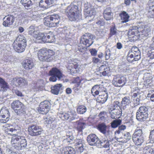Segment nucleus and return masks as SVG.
I'll return each mask as SVG.
<instances>
[{
	"label": "nucleus",
	"instance_id": "obj_1",
	"mask_svg": "<svg viewBox=\"0 0 154 154\" xmlns=\"http://www.w3.org/2000/svg\"><path fill=\"white\" fill-rule=\"evenodd\" d=\"M16 129L13 128H5V133L11 135H12V132L16 131ZM12 146L14 149L18 150H20L24 149L27 146V140L24 136L13 135L11 140Z\"/></svg>",
	"mask_w": 154,
	"mask_h": 154
},
{
	"label": "nucleus",
	"instance_id": "obj_2",
	"mask_svg": "<svg viewBox=\"0 0 154 154\" xmlns=\"http://www.w3.org/2000/svg\"><path fill=\"white\" fill-rule=\"evenodd\" d=\"M150 30L149 27L143 23L138 27H135V29H133L129 31L128 33V37L131 41H135L138 39L139 37L143 38L146 36Z\"/></svg>",
	"mask_w": 154,
	"mask_h": 154
},
{
	"label": "nucleus",
	"instance_id": "obj_3",
	"mask_svg": "<svg viewBox=\"0 0 154 154\" xmlns=\"http://www.w3.org/2000/svg\"><path fill=\"white\" fill-rule=\"evenodd\" d=\"M66 15L71 21H78L82 18V11L78 6L71 3L65 11Z\"/></svg>",
	"mask_w": 154,
	"mask_h": 154
},
{
	"label": "nucleus",
	"instance_id": "obj_4",
	"mask_svg": "<svg viewBox=\"0 0 154 154\" xmlns=\"http://www.w3.org/2000/svg\"><path fill=\"white\" fill-rule=\"evenodd\" d=\"M80 42L81 45L78 46L79 51L82 52H85L87 48L91 46L94 42L92 35L89 33L85 34L81 36Z\"/></svg>",
	"mask_w": 154,
	"mask_h": 154
},
{
	"label": "nucleus",
	"instance_id": "obj_5",
	"mask_svg": "<svg viewBox=\"0 0 154 154\" xmlns=\"http://www.w3.org/2000/svg\"><path fill=\"white\" fill-rule=\"evenodd\" d=\"M26 46V40L23 35H18L13 44L14 50L18 53L24 52Z\"/></svg>",
	"mask_w": 154,
	"mask_h": 154
},
{
	"label": "nucleus",
	"instance_id": "obj_6",
	"mask_svg": "<svg viewBox=\"0 0 154 154\" xmlns=\"http://www.w3.org/2000/svg\"><path fill=\"white\" fill-rule=\"evenodd\" d=\"M60 21V17L57 14H53L48 15L43 19L44 25L49 27H56L58 26Z\"/></svg>",
	"mask_w": 154,
	"mask_h": 154
},
{
	"label": "nucleus",
	"instance_id": "obj_7",
	"mask_svg": "<svg viewBox=\"0 0 154 154\" xmlns=\"http://www.w3.org/2000/svg\"><path fill=\"white\" fill-rule=\"evenodd\" d=\"M66 67L68 71L72 74L79 73L82 69V64L75 59L69 63Z\"/></svg>",
	"mask_w": 154,
	"mask_h": 154
},
{
	"label": "nucleus",
	"instance_id": "obj_8",
	"mask_svg": "<svg viewBox=\"0 0 154 154\" xmlns=\"http://www.w3.org/2000/svg\"><path fill=\"white\" fill-rule=\"evenodd\" d=\"M11 107L17 115H24L26 113V106L19 100H15L12 102Z\"/></svg>",
	"mask_w": 154,
	"mask_h": 154
},
{
	"label": "nucleus",
	"instance_id": "obj_9",
	"mask_svg": "<svg viewBox=\"0 0 154 154\" xmlns=\"http://www.w3.org/2000/svg\"><path fill=\"white\" fill-rule=\"evenodd\" d=\"M51 104L48 100L42 101L39 104L37 109L38 112L42 115H46L51 109Z\"/></svg>",
	"mask_w": 154,
	"mask_h": 154
},
{
	"label": "nucleus",
	"instance_id": "obj_10",
	"mask_svg": "<svg viewBox=\"0 0 154 154\" xmlns=\"http://www.w3.org/2000/svg\"><path fill=\"white\" fill-rule=\"evenodd\" d=\"M49 75H51L49 78L50 81L54 82L57 81V78L60 79L63 77L62 70L57 67H53L49 72Z\"/></svg>",
	"mask_w": 154,
	"mask_h": 154
},
{
	"label": "nucleus",
	"instance_id": "obj_11",
	"mask_svg": "<svg viewBox=\"0 0 154 154\" xmlns=\"http://www.w3.org/2000/svg\"><path fill=\"white\" fill-rule=\"evenodd\" d=\"M43 129L41 126L32 125L28 127L29 134L32 137H36L42 134Z\"/></svg>",
	"mask_w": 154,
	"mask_h": 154
},
{
	"label": "nucleus",
	"instance_id": "obj_12",
	"mask_svg": "<svg viewBox=\"0 0 154 154\" xmlns=\"http://www.w3.org/2000/svg\"><path fill=\"white\" fill-rule=\"evenodd\" d=\"M127 81V79L125 76L117 75L114 77L112 84L116 87H121L125 85Z\"/></svg>",
	"mask_w": 154,
	"mask_h": 154
},
{
	"label": "nucleus",
	"instance_id": "obj_13",
	"mask_svg": "<svg viewBox=\"0 0 154 154\" xmlns=\"http://www.w3.org/2000/svg\"><path fill=\"white\" fill-rule=\"evenodd\" d=\"M10 112L8 109L5 107L2 108L0 110V122L5 123L10 119Z\"/></svg>",
	"mask_w": 154,
	"mask_h": 154
},
{
	"label": "nucleus",
	"instance_id": "obj_14",
	"mask_svg": "<svg viewBox=\"0 0 154 154\" xmlns=\"http://www.w3.org/2000/svg\"><path fill=\"white\" fill-rule=\"evenodd\" d=\"M3 20V26H11L15 21V17L13 15H9L5 17Z\"/></svg>",
	"mask_w": 154,
	"mask_h": 154
},
{
	"label": "nucleus",
	"instance_id": "obj_15",
	"mask_svg": "<svg viewBox=\"0 0 154 154\" xmlns=\"http://www.w3.org/2000/svg\"><path fill=\"white\" fill-rule=\"evenodd\" d=\"M22 65L26 70H29L34 67L35 64L33 60L30 59H26L23 60Z\"/></svg>",
	"mask_w": 154,
	"mask_h": 154
},
{
	"label": "nucleus",
	"instance_id": "obj_16",
	"mask_svg": "<svg viewBox=\"0 0 154 154\" xmlns=\"http://www.w3.org/2000/svg\"><path fill=\"white\" fill-rule=\"evenodd\" d=\"M108 94L105 90L103 91L102 90L100 93L97 98V102L100 104H103L107 100L108 97Z\"/></svg>",
	"mask_w": 154,
	"mask_h": 154
},
{
	"label": "nucleus",
	"instance_id": "obj_17",
	"mask_svg": "<svg viewBox=\"0 0 154 154\" xmlns=\"http://www.w3.org/2000/svg\"><path fill=\"white\" fill-rule=\"evenodd\" d=\"M103 17L105 20L108 21L113 19V14L110 7L106 8L103 11Z\"/></svg>",
	"mask_w": 154,
	"mask_h": 154
},
{
	"label": "nucleus",
	"instance_id": "obj_18",
	"mask_svg": "<svg viewBox=\"0 0 154 154\" xmlns=\"http://www.w3.org/2000/svg\"><path fill=\"white\" fill-rule=\"evenodd\" d=\"M58 115L59 118L63 120H68L71 121L74 119L73 115L71 112H68L65 113H59Z\"/></svg>",
	"mask_w": 154,
	"mask_h": 154
},
{
	"label": "nucleus",
	"instance_id": "obj_19",
	"mask_svg": "<svg viewBox=\"0 0 154 154\" xmlns=\"http://www.w3.org/2000/svg\"><path fill=\"white\" fill-rule=\"evenodd\" d=\"M99 71L100 75L108 76L110 72V67L106 65H102L99 68Z\"/></svg>",
	"mask_w": 154,
	"mask_h": 154
},
{
	"label": "nucleus",
	"instance_id": "obj_20",
	"mask_svg": "<svg viewBox=\"0 0 154 154\" xmlns=\"http://www.w3.org/2000/svg\"><path fill=\"white\" fill-rule=\"evenodd\" d=\"M45 52L46 62L51 61L55 55V51L52 49L45 48Z\"/></svg>",
	"mask_w": 154,
	"mask_h": 154
},
{
	"label": "nucleus",
	"instance_id": "obj_21",
	"mask_svg": "<svg viewBox=\"0 0 154 154\" xmlns=\"http://www.w3.org/2000/svg\"><path fill=\"white\" fill-rule=\"evenodd\" d=\"M102 88L104 89V87L100 86V85H96L94 86L91 89V93L92 95L95 97L96 96L99 95L101 92Z\"/></svg>",
	"mask_w": 154,
	"mask_h": 154
},
{
	"label": "nucleus",
	"instance_id": "obj_22",
	"mask_svg": "<svg viewBox=\"0 0 154 154\" xmlns=\"http://www.w3.org/2000/svg\"><path fill=\"white\" fill-rule=\"evenodd\" d=\"M45 33H38L37 32L35 38H33L34 41L37 43H45Z\"/></svg>",
	"mask_w": 154,
	"mask_h": 154
},
{
	"label": "nucleus",
	"instance_id": "obj_23",
	"mask_svg": "<svg viewBox=\"0 0 154 154\" xmlns=\"http://www.w3.org/2000/svg\"><path fill=\"white\" fill-rule=\"evenodd\" d=\"M10 88V85L4 79L0 77V91L5 92Z\"/></svg>",
	"mask_w": 154,
	"mask_h": 154
},
{
	"label": "nucleus",
	"instance_id": "obj_24",
	"mask_svg": "<svg viewBox=\"0 0 154 154\" xmlns=\"http://www.w3.org/2000/svg\"><path fill=\"white\" fill-rule=\"evenodd\" d=\"M96 13L95 9L89 7H85L84 10V14L85 17H91L95 15Z\"/></svg>",
	"mask_w": 154,
	"mask_h": 154
},
{
	"label": "nucleus",
	"instance_id": "obj_25",
	"mask_svg": "<svg viewBox=\"0 0 154 154\" xmlns=\"http://www.w3.org/2000/svg\"><path fill=\"white\" fill-rule=\"evenodd\" d=\"M45 43H53L55 41V35L53 32H49L45 33Z\"/></svg>",
	"mask_w": 154,
	"mask_h": 154
},
{
	"label": "nucleus",
	"instance_id": "obj_26",
	"mask_svg": "<svg viewBox=\"0 0 154 154\" xmlns=\"http://www.w3.org/2000/svg\"><path fill=\"white\" fill-rule=\"evenodd\" d=\"M109 111L111 115V118L113 119L118 118V116H121L122 114L121 108L109 110Z\"/></svg>",
	"mask_w": 154,
	"mask_h": 154
},
{
	"label": "nucleus",
	"instance_id": "obj_27",
	"mask_svg": "<svg viewBox=\"0 0 154 154\" xmlns=\"http://www.w3.org/2000/svg\"><path fill=\"white\" fill-rule=\"evenodd\" d=\"M119 16L122 23H126L129 20L130 15L125 11H122L119 14Z\"/></svg>",
	"mask_w": 154,
	"mask_h": 154
},
{
	"label": "nucleus",
	"instance_id": "obj_28",
	"mask_svg": "<svg viewBox=\"0 0 154 154\" xmlns=\"http://www.w3.org/2000/svg\"><path fill=\"white\" fill-rule=\"evenodd\" d=\"M37 55L38 59L40 61H46L45 48H43L38 51Z\"/></svg>",
	"mask_w": 154,
	"mask_h": 154
},
{
	"label": "nucleus",
	"instance_id": "obj_29",
	"mask_svg": "<svg viewBox=\"0 0 154 154\" xmlns=\"http://www.w3.org/2000/svg\"><path fill=\"white\" fill-rule=\"evenodd\" d=\"M97 138L95 134H90L87 137V141L90 145L93 146L95 144Z\"/></svg>",
	"mask_w": 154,
	"mask_h": 154
},
{
	"label": "nucleus",
	"instance_id": "obj_30",
	"mask_svg": "<svg viewBox=\"0 0 154 154\" xmlns=\"http://www.w3.org/2000/svg\"><path fill=\"white\" fill-rule=\"evenodd\" d=\"M62 154H75V151L73 147L71 146H67L64 147L62 151Z\"/></svg>",
	"mask_w": 154,
	"mask_h": 154
},
{
	"label": "nucleus",
	"instance_id": "obj_31",
	"mask_svg": "<svg viewBox=\"0 0 154 154\" xmlns=\"http://www.w3.org/2000/svg\"><path fill=\"white\" fill-rule=\"evenodd\" d=\"M62 86L61 84H57L52 87L51 88V92L54 95H58L62 88Z\"/></svg>",
	"mask_w": 154,
	"mask_h": 154
},
{
	"label": "nucleus",
	"instance_id": "obj_32",
	"mask_svg": "<svg viewBox=\"0 0 154 154\" xmlns=\"http://www.w3.org/2000/svg\"><path fill=\"white\" fill-rule=\"evenodd\" d=\"M148 113H142L139 112H136L137 119L140 121H145L148 117Z\"/></svg>",
	"mask_w": 154,
	"mask_h": 154
},
{
	"label": "nucleus",
	"instance_id": "obj_33",
	"mask_svg": "<svg viewBox=\"0 0 154 154\" xmlns=\"http://www.w3.org/2000/svg\"><path fill=\"white\" fill-rule=\"evenodd\" d=\"M17 81V83L18 84V85L22 86L27 85L28 84V82L25 80V78H18L14 79V80Z\"/></svg>",
	"mask_w": 154,
	"mask_h": 154
},
{
	"label": "nucleus",
	"instance_id": "obj_34",
	"mask_svg": "<svg viewBox=\"0 0 154 154\" xmlns=\"http://www.w3.org/2000/svg\"><path fill=\"white\" fill-rule=\"evenodd\" d=\"M131 103L130 97H125L122 99L121 103V107L124 109L126 106L128 105Z\"/></svg>",
	"mask_w": 154,
	"mask_h": 154
},
{
	"label": "nucleus",
	"instance_id": "obj_35",
	"mask_svg": "<svg viewBox=\"0 0 154 154\" xmlns=\"http://www.w3.org/2000/svg\"><path fill=\"white\" fill-rule=\"evenodd\" d=\"M131 138V135L129 132H127L123 136L121 137L119 140L120 142L125 143L127 142Z\"/></svg>",
	"mask_w": 154,
	"mask_h": 154
},
{
	"label": "nucleus",
	"instance_id": "obj_36",
	"mask_svg": "<svg viewBox=\"0 0 154 154\" xmlns=\"http://www.w3.org/2000/svg\"><path fill=\"white\" fill-rule=\"evenodd\" d=\"M97 129L103 134H105L106 132L107 126L104 123L99 124L97 126Z\"/></svg>",
	"mask_w": 154,
	"mask_h": 154
},
{
	"label": "nucleus",
	"instance_id": "obj_37",
	"mask_svg": "<svg viewBox=\"0 0 154 154\" xmlns=\"http://www.w3.org/2000/svg\"><path fill=\"white\" fill-rule=\"evenodd\" d=\"M132 139L134 143L137 146L141 145L144 141L143 137H132Z\"/></svg>",
	"mask_w": 154,
	"mask_h": 154
},
{
	"label": "nucleus",
	"instance_id": "obj_38",
	"mask_svg": "<svg viewBox=\"0 0 154 154\" xmlns=\"http://www.w3.org/2000/svg\"><path fill=\"white\" fill-rule=\"evenodd\" d=\"M20 3L27 9L32 5V1L31 0H21Z\"/></svg>",
	"mask_w": 154,
	"mask_h": 154
},
{
	"label": "nucleus",
	"instance_id": "obj_39",
	"mask_svg": "<svg viewBox=\"0 0 154 154\" xmlns=\"http://www.w3.org/2000/svg\"><path fill=\"white\" fill-rule=\"evenodd\" d=\"M82 82H85L84 79L80 78L79 77H77L74 78L73 83L75 85H78V86H80L83 83Z\"/></svg>",
	"mask_w": 154,
	"mask_h": 154
},
{
	"label": "nucleus",
	"instance_id": "obj_40",
	"mask_svg": "<svg viewBox=\"0 0 154 154\" xmlns=\"http://www.w3.org/2000/svg\"><path fill=\"white\" fill-rule=\"evenodd\" d=\"M37 31L36 30L35 27L34 26H31L29 27L28 33L29 35H32L35 38L37 34Z\"/></svg>",
	"mask_w": 154,
	"mask_h": 154
},
{
	"label": "nucleus",
	"instance_id": "obj_41",
	"mask_svg": "<svg viewBox=\"0 0 154 154\" xmlns=\"http://www.w3.org/2000/svg\"><path fill=\"white\" fill-rule=\"evenodd\" d=\"M87 108L84 105H79L77 106L76 111L77 113L79 114H83L86 112Z\"/></svg>",
	"mask_w": 154,
	"mask_h": 154
},
{
	"label": "nucleus",
	"instance_id": "obj_42",
	"mask_svg": "<svg viewBox=\"0 0 154 154\" xmlns=\"http://www.w3.org/2000/svg\"><path fill=\"white\" fill-rule=\"evenodd\" d=\"M147 15L148 18H154V6L152 7L147 8Z\"/></svg>",
	"mask_w": 154,
	"mask_h": 154
},
{
	"label": "nucleus",
	"instance_id": "obj_43",
	"mask_svg": "<svg viewBox=\"0 0 154 154\" xmlns=\"http://www.w3.org/2000/svg\"><path fill=\"white\" fill-rule=\"evenodd\" d=\"M117 29L116 28V26L115 24H113V25H112V26L110 27L109 29V35L110 36H112L116 35L117 33Z\"/></svg>",
	"mask_w": 154,
	"mask_h": 154
},
{
	"label": "nucleus",
	"instance_id": "obj_44",
	"mask_svg": "<svg viewBox=\"0 0 154 154\" xmlns=\"http://www.w3.org/2000/svg\"><path fill=\"white\" fill-rule=\"evenodd\" d=\"M121 105L119 101H115L109 109H121Z\"/></svg>",
	"mask_w": 154,
	"mask_h": 154
},
{
	"label": "nucleus",
	"instance_id": "obj_45",
	"mask_svg": "<svg viewBox=\"0 0 154 154\" xmlns=\"http://www.w3.org/2000/svg\"><path fill=\"white\" fill-rule=\"evenodd\" d=\"M85 125V123L81 122H79L77 125L76 127L77 130L78 132H81L82 131L83 129L84 128V126Z\"/></svg>",
	"mask_w": 154,
	"mask_h": 154
},
{
	"label": "nucleus",
	"instance_id": "obj_46",
	"mask_svg": "<svg viewBox=\"0 0 154 154\" xmlns=\"http://www.w3.org/2000/svg\"><path fill=\"white\" fill-rule=\"evenodd\" d=\"M121 120L120 119L114 120L111 123V127L113 128H116L121 123Z\"/></svg>",
	"mask_w": 154,
	"mask_h": 154
},
{
	"label": "nucleus",
	"instance_id": "obj_47",
	"mask_svg": "<svg viewBox=\"0 0 154 154\" xmlns=\"http://www.w3.org/2000/svg\"><path fill=\"white\" fill-rule=\"evenodd\" d=\"M143 137L142 136V131L141 129H138L135 130L133 134L132 137Z\"/></svg>",
	"mask_w": 154,
	"mask_h": 154
},
{
	"label": "nucleus",
	"instance_id": "obj_48",
	"mask_svg": "<svg viewBox=\"0 0 154 154\" xmlns=\"http://www.w3.org/2000/svg\"><path fill=\"white\" fill-rule=\"evenodd\" d=\"M100 144L102 147L108 148L109 147V143L108 140H102L100 141Z\"/></svg>",
	"mask_w": 154,
	"mask_h": 154
},
{
	"label": "nucleus",
	"instance_id": "obj_49",
	"mask_svg": "<svg viewBox=\"0 0 154 154\" xmlns=\"http://www.w3.org/2000/svg\"><path fill=\"white\" fill-rule=\"evenodd\" d=\"M134 56V61H137L141 58V54L140 50L133 54Z\"/></svg>",
	"mask_w": 154,
	"mask_h": 154
},
{
	"label": "nucleus",
	"instance_id": "obj_50",
	"mask_svg": "<svg viewBox=\"0 0 154 154\" xmlns=\"http://www.w3.org/2000/svg\"><path fill=\"white\" fill-rule=\"evenodd\" d=\"M39 6L44 9H47L46 0H41L39 3Z\"/></svg>",
	"mask_w": 154,
	"mask_h": 154
},
{
	"label": "nucleus",
	"instance_id": "obj_51",
	"mask_svg": "<svg viewBox=\"0 0 154 154\" xmlns=\"http://www.w3.org/2000/svg\"><path fill=\"white\" fill-rule=\"evenodd\" d=\"M107 116V114L106 112L103 111L100 112L99 115V117L101 120H105Z\"/></svg>",
	"mask_w": 154,
	"mask_h": 154
},
{
	"label": "nucleus",
	"instance_id": "obj_52",
	"mask_svg": "<svg viewBox=\"0 0 154 154\" xmlns=\"http://www.w3.org/2000/svg\"><path fill=\"white\" fill-rule=\"evenodd\" d=\"M137 112H139L142 113H148L147 112V109L145 106H141L139 108V109Z\"/></svg>",
	"mask_w": 154,
	"mask_h": 154
},
{
	"label": "nucleus",
	"instance_id": "obj_53",
	"mask_svg": "<svg viewBox=\"0 0 154 154\" xmlns=\"http://www.w3.org/2000/svg\"><path fill=\"white\" fill-rule=\"evenodd\" d=\"M65 140L66 142L69 143H74V138L72 135L67 136Z\"/></svg>",
	"mask_w": 154,
	"mask_h": 154
},
{
	"label": "nucleus",
	"instance_id": "obj_54",
	"mask_svg": "<svg viewBox=\"0 0 154 154\" xmlns=\"http://www.w3.org/2000/svg\"><path fill=\"white\" fill-rule=\"evenodd\" d=\"M134 56L133 54L128 53L127 56V60L129 62H132L134 61Z\"/></svg>",
	"mask_w": 154,
	"mask_h": 154
},
{
	"label": "nucleus",
	"instance_id": "obj_55",
	"mask_svg": "<svg viewBox=\"0 0 154 154\" xmlns=\"http://www.w3.org/2000/svg\"><path fill=\"white\" fill-rule=\"evenodd\" d=\"M148 97H150L152 101H154V91H149L148 94Z\"/></svg>",
	"mask_w": 154,
	"mask_h": 154
},
{
	"label": "nucleus",
	"instance_id": "obj_56",
	"mask_svg": "<svg viewBox=\"0 0 154 154\" xmlns=\"http://www.w3.org/2000/svg\"><path fill=\"white\" fill-rule=\"evenodd\" d=\"M144 149L147 150L146 152V153L149 152L151 154H154V150L151 147L146 146L144 147Z\"/></svg>",
	"mask_w": 154,
	"mask_h": 154
},
{
	"label": "nucleus",
	"instance_id": "obj_57",
	"mask_svg": "<svg viewBox=\"0 0 154 154\" xmlns=\"http://www.w3.org/2000/svg\"><path fill=\"white\" fill-rule=\"evenodd\" d=\"M147 55L150 59L154 58V51L152 50L149 51L147 54Z\"/></svg>",
	"mask_w": 154,
	"mask_h": 154
},
{
	"label": "nucleus",
	"instance_id": "obj_58",
	"mask_svg": "<svg viewBox=\"0 0 154 154\" xmlns=\"http://www.w3.org/2000/svg\"><path fill=\"white\" fill-rule=\"evenodd\" d=\"M83 143V141L82 139H76V143L75 144V148L77 149L78 146H80Z\"/></svg>",
	"mask_w": 154,
	"mask_h": 154
},
{
	"label": "nucleus",
	"instance_id": "obj_59",
	"mask_svg": "<svg viewBox=\"0 0 154 154\" xmlns=\"http://www.w3.org/2000/svg\"><path fill=\"white\" fill-rule=\"evenodd\" d=\"M81 87L80 86H78V85L75 84L72 89L75 92H78L80 90Z\"/></svg>",
	"mask_w": 154,
	"mask_h": 154
},
{
	"label": "nucleus",
	"instance_id": "obj_60",
	"mask_svg": "<svg viewBox=\"0 0 154 154\" xmlns=\"http://www.w3.org/2000/svg\"><path fill=\"white\" fill-rule=\"evenodd\" d=\"M149 138L151 141H152V142H154V128L151 131L149 135Z\"/></svg>",
	"mask_w": 154,
	"mask_h": 154
},
{
	"label": "nucleus",
	"instance_id": "obj_61",
	"mask_svg": "<svg viewBox=\"0 0 154 154\" xmlns=\"http://www.w3.org/2000/svg\"><path fill=\"white\" fill-rule=\"evenodd\" d=\"M147 5V8L152 7V6H154V0H149Z\"/></svg>",
	"mask_w": 154,
	"mask_h": 154
},
{
	"label": "nucleus",
	"instance_id": "obj_62",
	"mask_svg": "<svg viewBox=\"0 0 154 154\" xmlns=\"http://www.w3.org/2000/svg\"><path fill=\"white\" fill-rule=\"evenodd\" d=\"M14 92L15 93V94L18 97H22L24 96L23 95V94L22 92L18 90H14Z\"/></svg>",
	"mask_w": 154,
	"mask_h": 154
},
{
	"label": "nucleus",
	"instance_id": "obj_63",
	"mask_svg": "<svg viewBox=\"0 0 154 154\" xmlns=\"http://www.w3.org/2000/svg\"><path fill=\"white\" fill-rule=\"evenodd\" d=\"M76 149L78 152H82L84 150V146L83 145V143Z\"/></svg>",
	"mask_w": 154,
	"mask_h": 154
},
{
	"label": "nucleus",
	"instance_id": "obj_64",
	"mask_svg": "<svg viewBox=\"0 0 154 154\" xmlns=\"http://www.w3.org/2000/svg\"><path fill=\"white\" fill-rule=\"evenodd\" d=\"M46 3L47 5L48 8L49 7V6L54 4V0H46Z\"/></svg>",
	"mask_w": 154,
	"mask_h": 154
}]
</instances>
